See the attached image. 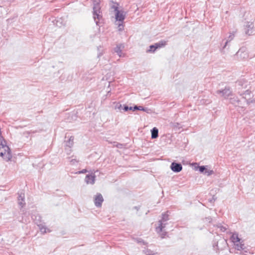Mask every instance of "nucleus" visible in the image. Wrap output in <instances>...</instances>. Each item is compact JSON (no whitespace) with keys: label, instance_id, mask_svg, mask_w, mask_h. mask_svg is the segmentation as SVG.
<instances>
[{"label":"nucleus","instance_id":"1","mask_svg":"<svg viewBox=\"0 0 255 255\" xmlns=\"http://www.w3.org/2000/svg\"><path fill=\"white\" fill-rule=\"evenodd\" d=\"M232 236L230 238L231 242L233 243L234 248L240 251V255H247L248 254H252L253 253L248 247H246L244 241L239 238V234L237 232L231 233Z\"/></svg>","mask_w":255,"mask_h":255},{"label":"nucleus","instance_id":"2","mask_svg":"<svg viewBox=\"0 0 255 255\" xmlns=\"http://www.w3.org/2000/svg\"><path fill=\"white\" fill-rule=\"evenodd\" d=\"M93 18L96 24L98 25L99 21L102 18L101 14V7L100 5V0H93Z\"/></svg>","mask_w":255,"mask_h":255},{"label":"nucleus","instance_id":"3","mask_svg":"<svg viewBox=\"0 0 255 255\" xmlns=\"http://www.w3.org/2000/svg\"><path fill=\"white\" fill-rule=\"evenodd\" d=\"M169 211L164 212L161 214V219L158 221V226L155 228L157 233L162 232V230L166 227L167 224V222L169 220Z\"/></svg>","mask_w":255,"mask_h":255},{"label":"nucleus","instance_id":"4","mask_svg":"<svg viewBox=\"0 0 255 255\" xmlns=\"http://www.w3.org/2000/svg\"><path fill=\"white\" fill-rule=\"evenodd\" d=\"M227 246V241L225 239L222 238L219 239L217 243H214L213 244L214 248L217 250H223Z\"/></svg>","mask_w":255,"mask_h":255},{"label":"nucleus","instance_id":"5","mask_svg":"<svg viewBox=\"0 0 255 255\" xmlns=\"http://www.w3.org/2000/svg\"><path fill=\"white\" fill-rule=\"evenodd\" d=\"M0 145L4 149V150L7 151L8 160H10L12 157L10 149L6 145V142L4 138L1 136V133L0 132Z\"/></svg>","mask_w":255,"mask_h":255},{"label":"nucleus","instance_id":"6","mask_svg":"<svg viewBox=\"0 0 255 255\" xmlns=\"http://www.w3.org/2000/svg\"><path fill=\"white\" fill-rule=\"evenodd\" d=\"M216 93L218 95H221L224 98L227 99L228 97L232 95V91L230 87H226L224 89L218 90Z\"/></svg>","mask_w":255,"mask_h":255},{"label":"nucleus","instance_id":"7","mask_svg":"<svg viewBox=\"0 0 255 255\" xmlns=\"http://www.w3.org/2000/svg\"><path fill=\"white\" fill-rule=\"evenodd\" d=\"M104 198L102 195L101 193H97L94 198L95 205L97 207H101Z\"/></svg>","mask_w":255,"mask_h":255},{"label":"nucleus","instance_id":"8","mask_svg":"<svg viewBox=\"0 0 255 255\" xmlns=\"http://www.w3.org/2000/svg\"><path fill=\"white\" fill-rule=\"evenodd\" d=\"M74 137L73 136H70L68 140L65 141V150L67 151L68 154H70L71 149L70 148L73 146L74 143Z\"/></svg>","mask_w":255,"mask_h":255},{"label":"nucleus","instance_id":"9","mask_svg":"<svg viewBox=\"0 0 255 255\" xmlns=\"http://www.w3.org/2000/svg\"><path fill=\"white\" fill-rule=\"evenodd\" d=\"M126 13L123 10H120L115 13V18L117 21L120 22H123L126 17Z\"/></svg>","mask_w":255,"mask_h":255},{"label":"nucleus","instance_id":"10","mask_svg":"<svg viewBox=\"0 0 255 255\" xmlns=\"http://www.w3.org/2000/svg\"><path fill=\"white\" fill-rule=\"evenodd\" d=\"M18 204L19 206H20L21 208H23L25 205L24 193H23L22 191H21L20 192H19L18 193Z\"/></svg>","mask_w":255,"mask_h":255},{"label":"nucleus","instance_id":"11","mask_svg":"<svg viewBox=\"0 0 255 255\" xmlns=\"http://www.w3.org/2000/svg\"><path fill=\"white\" fill-rule=\"evenodd\" d=\"M171 169L174 172H179L182 169V166L181 163L173 162L170 165Z\"/></svg>","mask_w":255,"mask_h":255},{"label":"nucleus","instance_id":"12","mask_svg":"<svg viewBox=\"0 0 255 255\" xmlns=\"http://www.w3.org/2000/svg\"><path fill=\"white\" fill-rule=\"evenodd\" d=\"M96 175L95 173H92L90 174H87L86 176L85 181L88 184H94L95 181Z\"/></svg>","mask_w":255,"mask_h":255},{"label":"nucleus","instance_id":"13","mask_svg":"<svg viewBox=\"0 0 255 255\" xmlns=\"http://www.w3.org/2000/svg\"><path fill=\"white\" fill-rule=\"evenodd\" d=\"M125 47V45L124 44H119L117 45L116 47L114 48V51L117 53V54L120 57H122L124 56V54L122 52V49Z\"/></svg>","mask_w":255,"mask_h":255},{"label":"nucleus","instance_id":"14","mask_svg":"<svg viewBox=\"0 0 255 255\" xmlns=\"http://www.w3.org/2000/svg\"><path fill=\"white\" fill-rule=\"evenodd\" d=\"M247 48L246 47L241 48L237 52V55L241 57V58L244 59L248 58V53L246 51Z\"/></svg>","mask_w":255,"mask_h":255},{"label":"nucleus","instance_id":"15","mask_svg":"<svg viewBox=\"0 0 255 255\" xmlns=\"http://www.w3.org/2000/svg\"><path fill=\"white\" fill-rule=\"evenodd\" d=\"M245 33L248 35H251L253 33L254 24L252 22H247L245 25Z\"/></svg>","mask_w":255,"mask_h":255},{"label":"nucleus","instance_id":"16","mask_svg":"<svg viewBox=\"0 0 255 255\" xmlns=\"http://www.w3.org/2000/svg\"><path fill=\"white\" fill-rule=\"evenodd\" d=\"M229 102L231 104L234 105L235 106H240L241 105V101L239 99V98L234 96L229 99Z\"/></svg>","mask_w":255,"mask_h":255},{"label":"nucleus","instance_id":"17","mask_svg":"<svg viewBox=\"0 0 255 255\" xmlns=\"http://www.w3.org/2000/svg\"><path fill=\"white\" fill-rule=\"evenodd\" d=\"M236 84L239 89H246L247 86V81L244 79H241L237 81Z\"/></svg>","mask_w":255,"mask_h":255},{"label":"nucleus","instance_id":"18","mask_svg":"<svg viewBox=\"0 0 255 255\" xmlns=\"http://www.w3.org/2000/svg\"><path fill=\"white\" fill-rule=\"evenodd\" d=\"M151 138L155 139L158 136V129L154 127L151 130Z\"/></svg>","mask_w":255,"mask_h":255},{"label":"nucleus","instance_id":"19","mask_svg":"<svg viewBox=\"0 0 255 255\" xmlns=\"http://www.w3.org/2000/svg\"><path fill=\"white\" fill-rule=\"evenodd\" d=\"M166 41L165 40H160L158 42L155 43L156 49H159L165 46L166 45Z\"/></svg>","mask_w":255,"mask_h":255},{"label":"nucleus","instance_id":"20","mask_svg":"<svg viewBox=\"0 0 255 255\" xmlns=\"http://www.w3.org/2000/svg\"><path fill=\"white\" fill-rule=\"evenodd\" d=\"M239 94H240V96H242L243 98L245 99H247V98H249L251 96V91L249 90H247L244 93H239Z\"/></svg>","mask_w":255,"mask_h":255},{"label":"nucleus","instance_id":"21","mask_svg":"<svg viewBox=\"0 0 255 255\" xmlns=\"http://www.w3.org/2000/svg\"><path fill=\"white\" fill-rule=\"evenodd\" d=\"M217 227L219 229H220V231L222 232H225L227 228H228V225L223 226L221 224L219 223L216 225Z\"/></svg>","mask_w":255,"mask_h":255},{"label":"nucleus","instance_id":"22","mask_svg":"<svg viewBox=\"0 0 255 255\" xmlns=\"http://www.w3.org/2000/svg\"><path fill=\"white\" fill-rule=\"evenodd\" d=\"M170 126L174 129H180L181 128L182 126L181 125L178 123H170Z\"/></svg>","mask_w":255,"mask_h":255},{"label":"nucleus","instance_id":"23","mask_svg":"<svg viewBox=\"0 0 255 255\" xmlns=\"http://www.w3.org/2000/svg\"><path fill=\"white\" fill-rule=\"evenodd\" d=\"M155 44L151 45L149 47V49L147 50L146 52L148 53H154L156 50Z\"/></svg>","mask_w":255,"mask_h":255},{"label":"nucleus","instance_id":"24","mask_svg":"<svg viewBox=\"0 0 255 255\" xmlns=\"http://www.w3.org/2000/svg\"><path fill=\"white\" fill-rule=\"evenodd\" d=\"M38 226H39L40 231L41 233H42L43 234L46 233V229H47L46 228H45L44 226H43L41 224L38 225Z\"/></svg>","mask_w":255,"mask_h":255},{"label":"nucleus","instance_id":"25","mask_svg":"<svg viewBox=\"0 0 255 255\" xmlns=\"http://www.w3.org/2000/svg\"><path fill=\"white\" fill-rule=\"evenodd\" d=\"M246 100V102H247V104L248 105L250 104L251 103H255V99H252V98H247Z\"/></svg>","mask_w":255,"mask_h":255},{"label":"nucleus","instance_id":"26","mask_svg":"<svg viewBox=\"0 0 255 255\" xmlns=\"http://www.w3.org/2000/svg\"><path fill=\"white\" fill-rule=\"evenodd\" d=\"M140 111H142L148 114H150L151 113V110L150 109L142 106L141 107Z\"/></svg>","mask_w":255,"mask_h":255},{"label":"nucleus","instance_id":"27","mask_svg":"<svg viewBox=\"0 0 255 255\" xmlns=\"http://www.w3.org/2000/svg\"><path fill=\"white\" fill-rule=\"evenodd\" d=\"M198 170L201 172V173H204L205 172V170L206 169V166H204V165H202V166H199L198 167Z\"/></svg>","mask_w":255,"mask_h":255},{"label":"nucleus","instance_id":"28","mask_svg":"<svg viewBox=\"0 0 255 255\" xmlns=\"http://www.w3.org/2000/svg\"><path fill=\"white\" fill-rule=\"evenodd\" d=\"M115 108L116 110L118 109L120 111H122L123 110V106L120 103H117L115 106Z\"/></svg>","mask_w":255,"mask_h":255},{"label":"nucleus","instance_id":"29","mask_svg":"<svg viewBox=\"0 0 255 255\" xmlns=\"http://www.w3.org/2000/svg\"><path fill=\"white\" fill-rule=\"evenodd\" d=\"M132 109V107H128V106L126 105H123V110L125 111V112H127L128 111V110H131Z\"/></svg>","mask_w":255,"mask_h":255},{"label":"nucleus","instance_id":"30","mask_svg":"<svg viewBox=\"0 0 255 255\" xmlns=\"http://www.w3.org/2000/svg\"><path fill=\"white\" fill-rule=\"evenodd\" d=\"M160 236L161 237V238L162 239L164 238L165 236H166L167 233L165 231H164V229L162 230V232H160V233H158Z\"/></svg>","mask_w":255,"mask_h":255},{"label":"nucleus","instance_id":"31","mask_svg":"<svg viewBox=\"0 0 255 255\" xmlns=\"http://www.w3.org/2000/svg\"><path fill=\"white\" fill-rule=\"evenodd\" d=\"M117 5H113L112 6V8L114 9L115 13L117 12L118 11H120V10L119 9L118 5H119L118 3H116Z\"/></svg>","mask_w":255,"mask_h":255},{"label":"nucleus","instance_id":"32","mask_svg":"<svg viewBox=\"0 0 255 255\" xmlns=\"http://www.w3.org/2000/svg\"><path fill=\"white\" fill-rule=\"evenodd\" d=\"M4 155H6V159L7 161H8L9 160H8L7 151L4 150V152H1L0 153V156L1 157H3V158H4L3 156H4Z\"/></svg>","mask_w":255,"mask_h":255},{"label":"nucleus","instance_id":"33","mask_svg":"<svg viewBox=\"0 0 255 255\" xmlns=\"http://www.w3.org/2000/svg\"><path fill=\"white\" fill-rule=\"evenodd\" d=\"M204 173L209 176L213 173V171L211 170H207V169H206Z\"/></svg>","mask_w":255,"mask_h":255},{"label":"nucleus","instance_id":"34","mask_svg":"<svg viewBox=\"0 0 255 255\" xmlns=\"http://www.w3.org/2000/svg\"><path fill=\"white\" fill-rule=\"evenodd\" d=\"M141 107V106H140L135 105L134 107H132V109L131 110L133 111H134L135 110H140V111Z\"/></svg>","mask_w":255,"mask_h":255},{"label":"nucleus","instance_id":"35","mask_svg":"<svg viewBox=\"0 0 255 255\" xmlns=\"http://www.w3.org/2000/svg\"><path fill=\"white\" fill-rule=\"evenodd\" d=\"M118 28L119 31H122L124 29V25L123 22H121L118 24Z\"/></svg>","mask_w":255,"mask_h":255},{"label":"nucleus","instance_id":"36","mask_svg":"<svg viewBox=\"0 0 255 255\" xmlns=\"http://www.w3.org/2000/svg\"><path fill=\"white\" fill-rule=\"evenodd\" d=\"M71 164H74L78 162V161L76 159H72L70 161Z\"/></svg>","mask_w":255,"mask_h":255},{"label":"nucleus","instance_id":"37","mask_svg":"<svg viewBox=\"0 0 255 255\" xmlns=\"http://www.w3.org/2000/svg\"><path fill=\"white\" fill-rule=\"evenodd\" d=\"M87 172V170L86 169H83L81 171H78V173L79 174H81V173H85Z\"/></svg>","mask_w":255,"mask_h":255},{"label":"nucleus","instance_id":"38","mask_svg":"<svg viewBox=\"0 0 255 255\" xmlns=\"http://www.w3.org/2000/svg\"><path fill=\"white\" fill-rule=\"evenodd\" d=\"M234 36V34L230 35V36L229 37V39H230L229 40H231L233 38Z\"/></svg>","mask_w":255,"mask_h":255},{"label":"nucleus","instance_id":"39","mask_svg":"<svg viewBox=\"0 0 255 255\" xmlns=\"http://www.w3.org/2000/svg\"><path fill=\"white\" fill-rule=\"evenodd\" d=\"M228 42H229V40H227V41H226V42L225 43V45L224 46V47H223L224 48H225L227 46Z\"/></svg>","mask_w":255,"mask_h":255},{"label":"nucleus","instance_id":"40","mask_svg":"<svg viewBox=\"0 0 255 255\" xmlns=\"http://www.w3.org/2000/svg\"><path fill=\"white\" fill-rule=\"evenodd\" d=\"M133 208L138 211L139 209V207L134 206Z\"/></svg>","mask_w":255,"mask_h":255},{"label":"nucleus","instance_id":"41","mask_svg":"<svg viewBox=\"0 0 255 255\" xmlns=\"http://www.w3.org/2000/svg\"><path fill=\"white\" fill-rule=\"evenodd\" d=\"M40 219H41V217H40V216H38V219H37V221H40Z\"/></svg>","mask_w":255,"mask_h":255},{"label":"nucleus","instance_id":"42","mask_svg":"<svg viewBox=\"0 0 255 255\" xmlns=\"http://www.w3.org/2000/svg\"><path fill=\"white\" fill-rule=\"evenodd\" d=\"M215 199L214 198V197H213L212 199V200H210V202H212L213 200H214V201H215Z\"/></svg>","mask_w":255,"mask_h":255},{"label":"nucleus","instance_id":"43","mask_svg":"<svg viewBox=\"0 0 255 255\" xmlns=\"http://www.w3.org/2000/svg\"><path fill=\"white\" fill-rule=\"evenodd\" d=\"M208 220H209V221L210 222L211 220V218H208Z\"/></svg>","mask_w":255,"mask_h":255},{"label":"nucleus","instance_id":"44","mask_svg":"<svg viewBox=\"0 0 255 255\" xmlns=\"http://www.w3.org/2000/svg\"><path fill=\"white\" fill-rule=\"evenodd\" d=\"M100 56H101V54H99V55H98V57H99Z\"/></svg>","mask_w":255,"mask_h":255},{"label":"nucleus","instance_id":"45","mask_svg":"<svg viewBox=\"0 0 255 255\" xmlns=\"http://www.w3.org/2000/svg\"><path fill=\"white\" fill-rule=\"evenodd\" d=\"M149 255H153V254H150L149 253L148 254Z\"/></svg>","mask_w":255,"mask_h":255},{"label":"nucleus","instance_id":"46","mask_svg":"<svg viewBox=\"0 0 255 255\" xmlns=\"http://www.w3.org/2000/svg\"><path fill=\"white\" fill-rule=\"evenodd\" d=\"M31 218H32L33 220H34V218H33V216H31Z\"/></svg>","mask_w":255,"mask_h":255}]
</instances>
